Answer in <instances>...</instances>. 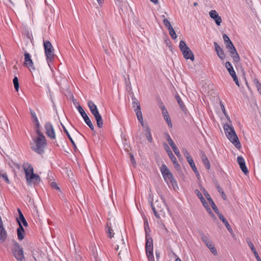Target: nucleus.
<instances>
[{
	"mask_svg": "<svg viewBox=\"0 0 261 261\" xmlns=\"http://www.w3.org/2000/svg\"><path fill=\"white\" fill-rule=\"evenodd\" d=\"M223 128L228 139L237 149L240 148L241 147V143L232 125L226 123L224 124Z\"/></svg>",
	"mask_w": 261,
	"mask_h": 261,
	"instance_id": "obj_1",
	"label": "nucleus"
},
{
	"mask_svg": "<svg viewBox=\"0 0 261 261\" xmlns=\"http://www.w3.org/2000/svg\"><path fill=\"white\" fill-rule=\"evenodd\" d=\"M36 133L38 137L34 140L35 145L32 146L31 148L36 152L41 154L44 152V149L46 145V141L44 136L40 130L37 129Z\"/></svg>",
	"mask_w": 261,
	"mask_h": 261,
	"instance_id": "obj_2",
	"label": "nucleus"
},
{
	"mask_svg": "<svg viewBox=\"0 0 261 261\" xmlns=\"http://www.w3.org/2000/svg\"><path fill=\"white\" fill-rule=\"evenodd\" d=\"M161 172L163 175L164 179L170 187L171 185L174 190L178 188L177 183L172 173L170 172L169 168L165 164L162 165L160 168Z\"/></svg>",
	"mask_w": 261,
	"mask_h": 261,
	"instance_id": "obj_3",
	"label": "nucleus"
},
{
	"mask_svg": "<svg viewBox=\"0 0 261 261\" xmlns=\"http://www.w3.org/2000/svg\"><path fill=\"white\" fill-rule=\"evenodd\" d=\"M223 39L226 45V48L231 54V56L233 59V63H237L239 62L240 58L238 53H237L236 47L233 45L229 37L226 34L223 35Z\"/></svg>",
	"mask_w": 261,
	"mask_h": 261,
	"instance_id": "obj_4",
	"label": "nucleus"
},
{
	"mask_svg": "<svg viewBox=\"0 0 261 261\" xmlns=\"http://www.w3.org/2000/svg\"><path fill=\"white\" fill-rule=\"evenodd\" d=\"M88 106L96 121L97 127L99 128H102L103 126V120L99 113L97 106L91 100L88 101Z\"/></svg>",
	"mask_w": 261,
	"mask_h": 261,
	"instance_id": "obj_5",
	"label": "nucleus"
},
{
	"mask_svg": "<svg viewBox=\"0 0 261 261\" xmlns=\"http://www.w3.org/2000/svg\"><path fill=\"white\" fill-rule=\"evenodd\" d=\"M43 46L46 61L49 64L55 59L54 49L50 42L48 40H43Z\"/></svg>",
	"mask_w": 261,
	"mask_h": 261,
	"instance_id": "obj_6",
	"label": "nucleus"
},
{
	"mask_svg": "<svg viewBox=\"0 0 261 261\" xmlns=\"http://www.w3.org/2000/svg\"><path fill=\"white\" fill-rule=\"evenodd\" d=\"M14 247L11 248L12 253L17 261H24L23 250L20 245L15 240L13 241Z\"/></svg>",
	"mask_w": 261,
	"mask_h": 261,
	"instance_id": "obj_7",
	"label": "nucleus"
},
{
	"mask_svg": "<svg viewBox=\"0 0 261 261\" xmlns=\"http://www.w3.org/2000/svg\"><path fill=\"white\" fill-rule=\"evenodd\" d=\"M179 47L181 50L184 57L187 59H190L191 61H194V55L190 48L187 45L186 42L181 40L179 42Z\"/></svg>",
	"mask_w": 261,
	"mask_h": 261,
	"instance_id": "obj_8",
	"label": "nucleus"
},
{
	"mask_svg": "<svg viewBox=\"0 0 261 261\" xmlns=\"http://www.w3.org/2000/svg\"><path fill=\"white\" fill-rule=\"evenodd\" d=\"M132 104H133V107L134 109L135 112H136V114L137 117V119L138 121L141 123V125L142 126H144V122H143V116L142 114V112L141 110V107L140 105V102L136 98H135L134 96L132 97Z\"/></svg>",
	"mask_w": 261,
	"mask_h": 261,
	"instance_id": "obj_9",
	"label": "nucleus"
},
{
	"mask_svg": "<svg viewBox=\"0 0 261 261\" xmlns=\"http://www.w3.org/2000/svg\"><path fill=\"white\" fill-rule=\"evenodd\" d=\"M145 251L148 261H154L153 254V240L152 238H146Z\"/></svg>",
	"mask_w": 261,
	"mask_h": 261,
	"instance_id": "obj_10",
	"label": "nucleus"
},
{
	"mask_svg": "<svg viewBox=\"0 0 261 261\" xmlns=\"http://www.w3.org/2000/svg\"><path fill=\"white\" fill-rule=\"evenodd\" d=\"M25 178L27 184L30 186L38 184L41 181V178L38 174L32 173L29 175L27 171H26Z\"/></svg>",
	"mask_w": 261,
	"mask_h": 261,
	"instance_id": "obj_11",
	"label": "nucleus"
},
{
	"mask_svg": "<svg viewBox=\"0 0 261 261\" xmlns=\"http://www.w3.org/2000/svg\"><path fill=\"white\" fill-rule=\"evenodd\" d=\"M24 62L23 65L29 68L30 70L32 71H35L36 70V68L34 65L32 60L31 59V57L30 54L25 51L24 54Z\"/></svg>",
	"mask_w": 261,
	"mask_h": 261,
	"instance_id": "obj_12",
	"label": "nucleus"
},
{
	"mask_svg": "<svg viewBox=\"0 0 261 261\" xmlns=\"http://www.w3.org/2000/svg\"><path fill=\"white\" fill-rule=\"evenodd\" d=\"M200 190L203 192L204 196L207 199V200L208 201L212 208L214 210V211L216 213H218L217 212H218L219 210L217 208L216 205L215 204V202H214L212 198L211 197L210 194L208 193L206 191V190L202 186H200Z\"/></svg>",
	"mask_w": 261,
	"mask_h": 261,
	"instance_id": "obj_13",
	"label": "nucleus"
},
{
	"mask_svg": "<svg viewBox=\"0 0 261 261\" xmlns=\"http://www.w3.org/2000/svg\"><path fill=\"white\" fill-rule=\"evenodd\" d=\"M45 133L48 137L51 139L56 138L55 132L51 123L47 122L44 125Z\"/></svg>",
	"mask_w": 261,
	"mask_h": 261,
	"instance_id": "obj_14",
	"label": "nucleus"
},
{
	"mask_svg": "<svg viewBox=\"0 0 261 261\" xmlns=\"http://www.w3.org/2000/svg\"><path fill=\"white\" fill-rule=\"evenodd\" d=\"M225 67L227 68L228 71L229 72V74L232 76L233 81L235 82L236 85L240 87L239 82L237 77V76L236 75V72L233 69V68L230 63V62H226L225 63Z\"/></svg>",
	"mask_w": 261,
	"mask_h": 261,
	"instance_id": "obj_15",
	"label": "nucleus"
},
{
	"mask_svg": "<svg viewBox=\"0 0 261 261\" xmlns=\"http://www.w3.org/2000/svg\"><path fill=\"white\" fill-rule=\"evenodd\" d=\"M165 136L166 137L167 140L169 144L170 145V146L172 148L175 154L177 156V157L180 156V152H179L178 149L177 148V147H176V146L175 145V143H174L173 141L171 138L169 134L166 133Z\"/></svg>",
	"mask_w": 261,
	"mask_h": 261,
	"instance_id": "obj_16",
	"label": "nucleus"
},
{
	"mask_svg": "<svg viewBox=\"0 0 261 261\" xmlns=\"http://www.w3.org/2000/svg\"><path fill=\"white\" fill-rule=\"evenodd\" d=\"M237 161L242 172L246 175L248 173L249 171L246 166L244 158L241 156H239L237 159Z\"/></svg>",
	"mask_w": 261,
	"mask_h": 261,
	"instance_id": "obj_17",
	"label": "nucleus"
},
{
	"mask_svg": "<svg viewBox=\"0 0 261 261\" xmlns=\"http://www.w3.org/2000/svg\"><path fill=\"white\" fill-rule=\"evenodd\" d=\"M19 217L18 218H16V221L17 223L18 224V225L20 226V223L22 225V226H24V227H27L28 226V223L27 221H26L22 213L21 212V210L19 208L17 209Z\"/></svg>",
	"mask_w": 261,
	"mask_h": 261,
	"instance_id": "obj_18",
	"label": "nucleus"
},
{
	"mask_svg": "<svg viewBox=\"0 0 261 261\" xmlns=\"http://www.w3.org/2000/svg\"><path fill=\"white\" fill-rule=\"evenodd\" d=\"M210 17L213 18L217 25H220L222 22L221 17L215 10H211L209 12Z\"/></svg>",
	"mask_w": 261,
	"mask_h": 261,
	"instance_id": "obj_19",
	"label": "nucleus"
},
{
	"mask_svg": "<svg viewBox=\"0 0 261 261\" xmlns=\"http://www.w3.org/2000/svg\"><path fill=\"white\" fill-rule=\"evenodd\" d=\"M218 212V213H216V214H217L220 220L224 224V225H225V226L227 228L228 231L230 233H232L233 232L231 226H230L229 223L228 222V221L224 218L223 215L219 212V211H218V212Z\"/></svg>",
	"mask_w": 261,
	"mask_h": 261,
	"instance_id": "obj_20",
	"label": "nucleus"
},
{
	"mask_svg": "<svg viewBox=\"0 0 261 261\" xmlns=\"http://www.w3.org/2000/svg\"><path fill=\"white\" fill-rule=\"evenodd\" d=\"M16 231L18 240L19 241H22L24 238L25 230L21 224L20 223V226H18Z\"/></svg>",
	"mask_w": 261,
	"mask_h": 261,
	"instance_id": "obj_21",
	"label": "nucleus"
},
{
	"mask_svg": "<svg viewBox=\"0 0 261 261\" xmlns=\"http://www.w3.org/2000/svg\"><path fill=\"white\" fill-rule=\"evenodd\" d=\"M215 50L218 56L221 59L223 60L225 58V55L223 50L219 46L217 42H214Z\"/></svg>",
	"mask_w": 261,
	"mask_h": 261,
	"instance_id": "obj_22",
	"label": "nucleus"
},
{
	"mask_svg": "<svg viewBox=\"0 0 261 261\" xmlns=\"http://www.w3.org/2000/svg\"><path fill=\"white\" fill-rule=\"evenodd\" d=\"M200 155L201 159L203 164L204 165L205 167L207 169H210V167H211L210 163L205 153L203 151H201L200 152Z\"/></svg>",
	"mask_w": 261,
	"mask_h": 261,
	"instance_id": "obj_23",
	"label": "nucleus"
},
{
	"mask_svg": "<svg viewBox=\"0 0 261 261\" xmlns=\"http://www.w3.org/2000/svg\"><path fill=\"white\" fill-rule=\"evenodd\" d=\"M22 167L25 173V176H26V171L29 173V175L34 173L33 167L30 163H24L23 164Z\"/></svg>",
	"mask_w": 261,
	"mask_h": 261,
	"instance_id": "obj_24",
	"label": "nucleus"
},
{
	"mask_svg": "<svg viewBox=\"0 0 261 261\" xmlns=\"http://www.w3.org/2000/svg\"><path fill=\"white\" fill-rule=\"evenodd\" d=\"M7 237V233L4 225L0 226V242L3 243Z\"/></svg>",
	"mask_w": 261,
	"mask_h": 261,
	"instance_id": "obj_25",
	"label": "nucleus"
},
{
	"mask_svg": "<svg viewBox=\"0 0 261 261\" xmlns=\"http://www.w3.org/2000/svg\"><path fill=\"white\" fill-rule=\"evenodd\" d=\"M144 229L145 231V239L148 238H151L150 234V230L149 228L148 222L146 219H145L144 221Z\"/></svg>",
	"mask_w": 261,
	"mask_h": 261,
	"instance_id": "obj_26",
	"label": "nucleus"
},
{
	"mask_svg": "<svg viewBox=\"0 0 261 261\" xmlns=\"http://www.w3.org/2000/svg\"><path fill=\"white\" fill-rule=\"evenodd\" d=\"M145 136L147 138V141L149 143H151L153 141L152 135L151 134V132L150 130V128L148 126H146L145 128Z\"/></svg>",
	"mask_w": 261,
	"mask_h": 261,
	"instance_id": "obj_27",
	"label": "nucleus"
},
{
	"mask_svg": "<svg viewBox=\"0 0 261 261\" xmlns=\"http://www.w3.org/2000/svg\"><path fill=\"white\" fill-rule=\"evenodd\" d=\"M61 125L62 126V128L63 129V130L64 132L65 133V134H66L68 138L69 139V140H70V141L71 142V143H72L73 147L74 148H76V145L73 141V140L72 139V138H71L70 135L69 134L68 131L67 130V129H66V128L65 127V126L61 123Z\"/></svg>",
	"mask_w": 261,
	"mask_h": 261,
	"instance_id": "obj_28",
	"label": "nucleus"
},
{
	"mask_svg": "<svg viewBox=\"0 0 261 261\" xmlns=\"http://www.w3.org/2000/svg\"><path fill=\"white\" fill-rule=\"evenodd\" d=\"M165 149H166V151H167V153H168V155H169L170 160L171 161L172 160H174V161H175V156H174V155L173 154L172 151L171 150V149H170L169 147L168 146V145L165 143Z\"/></svg>",
	"mask_w": 261,
	"mask_h": 261,
	"instance_id": "obj_29",
	"label": "nucleus"
},
{
	"mask_svg": "<svg viewBox=\"0 0 261 261\" xmlns=\"http://www.w3.org/2000/svg\"><path fill=\"white\" fill-rule=\"evenodd\" d=\"M175 98L181 110L185 111L186 110V107L178 94L175 95Z\"/></svg>",
	"mask_w": 261,
	"mask_h": 261,
	"instance_id": "obj_30",
	"label": "nucleus"
},
{
	"mask_svg": "<svg viewBox=\"0 0 261 261\" xmlns=\"http://www.w3.org/2000/svg\"><path fill=\"white\" fill-rule=\"evenodd\" d=\"M246 242H247L248 246L249 247V248H250L251 250L252 251V252L253 253H256L257 251H256V249H255V248L254 247V246L253 243L251 241V239L249 238H247L246 239Z\"/></svg>",
	"mask_w": 261,
	"mask_h": 261,
	"instance_id": "obj_31",
	"label": "nucleus"
},
{
	"mask_svg": "<svg viewBox=\"0 0 261 261\" xmlns=\"http://www.w3.org/2000/svg\"><path fill=\"white\" fill-rule=\"evenodd\" d=\"M85 122L90 127L92 131H94V126L88 116L84 119Z\"/></svg>",
	"mask_w": 261,
	"mask_h": 261,
	"instance_id": "obj_32",
	"label": "nucleus"
},
{
	"mask_svg": "<svg viewBox=\"0 0 261 261\" xmlns=\"http://www.w3.org/2000/svg\"><path fill=\"white\" fill-rule=\"evenodd\" d=\"M106 232L108 233V236L110 238H112L114 235V233L113 230L111 228V227L109 226L108 224H107V226L106 228Z\"/></svg>",
	"mask_w": 261,
	"mask_h": 261,
	"instance_id": "obj_33",
	"label": "nucleus"
},
{
	"mask_svg": "<svg viewBox=\"0 0 261 261\" xmlns=\"http://www.w3.org/2000/svg\"><path fill=\"white\" fill-rule=\"evenodd\" d=\"M253 83L254 85L255 86L257 91L261 95V83L258 81V80L256 78L253 79Z\"/></svg>",
	"mask_w": 261,
	"mask_h": 261,
	"instance_id": "obj_34",
	"label": "nucleus"
},
{
	"mask_svg": "<svg viewBox=\"0 0 261 261\" xmlns=\"http://www.w3.org/2000/svg\"><path fill=\"white\" fill-rule=\"evenodd\" d=\"M216 188L219 192V193L221 194V197L224 200L226 199V196L225 194L223 189L222 188L220 187V186L218 184H216Z\"/></svg>",
	"mask_w": 261,
	"mask_h": 261,
	"instance_id": "obj_35",
	"label": "nucleus"
},
{
	"mask_svg": "<svg viewBox=\"0 0 261 261\" xmlns=\"http://www.w3.org/2000/svg\"><path fill=\"white\" fill-rule=\"evenodd\" d=\"M77 109L78 110L79 113H80L81 116L83 117V119L88 116L87 114L85 112L83 108L79 105L77 107Z\"/></svg>",
	"mask_w": 261,
	"mask_h": 261,
	"instance_id": "obj_36",
	"label": "nucleus"
},
{
	"mask_svg": "<svg viewBox=\"0 0 261 261\" xmlns=\"http://www.w3.org/2000/svg\"><path fill=\"white\" fill-rule=\"evenodd\" d=\"M188 162L189 163V165H190L191 168L192 169L193 171H196L197 168L196 167L194 161L192 159V158H188V160H187Z\"/></svg>",
	"mask_w": 261,
	"mask_h": 261,
	"instance_id": "obj_37",
	"label": "nucleus"
},
{
	"mask_svg": "<svg viewBox=\"0 0 261 261\" xmlns=\"http://www.w3.org/2000/svg\"><path fill=\"white\" fill-rule=\"evenodd\" d=\"M14 87L15 90L18 91L19 89V82L18 79L16 76H15L13 80Z\"/></svg>",
	"mask_w": 261,
	"mask_h": 261,
	"instance_id": "obj_38",
	"label": "nucleus"
},
{
	"mask_svg": "<svg viewBox=\"0 0 261 261\" xmlns=\"http://www.w3.org/2000/svg\"><path fill=\"white\" fill-rule=\"evenodd\" d=\"M200 236L201 237V239L202 241L204 242H206V240H208L209 238L205 235V234L201 231H199Z\"/></svg>",
	"mask_w": 261,
	"mask_h": 261,
	"instance_id": "obj_39",
	"label": "nucleus"
},
{
	"mask_svg": "<svg viewBox=\"0 0 261 261\" xmlns=\"http://www.w3.org/2000/svg\"><path fill=\"white\" fill-rule=\"evenodd\" d=\"M164 118V119L167 122L168 126L170 127H171L172 126V122H171V119H170V118L169 116V115H167V116L166 115V116H165V117Z\"/></svg>",
	"mask_w": 261,
	"mask_h": 261,
	"instance_id": "obj_40",
	"label": "nucleus"
},
{
	"mask_svg": "<svg viewBox=\"0 0 261 261\" xmlns=\"http://www.w3.org/2000/svg\"><path fill=\"white\" fill-rule=\"evenodd\" d=\"M172 162H173V164L174 165V166L175 167V168L177 170H179V169H180V165L179 164H178L177 160H176V158L175 159V161H174V160H172L171 161Z\"/></svg>",
	"mask_w": 261,
	"mask_h": 261,
	"instance_id": "obj_41",
	"label": "nucleus"
},
{
	"mask_svg": "<svg viewBox=\"0 0 261 261\" xmlns=\"http://www.w3.org/2000/svg\"><path fill=\"white\" fill-rule=\"evenodd\" d=\"M163 23L167 28L171 25L170 21L166 18L163 19Z\"/></svg>",
	"mask_w": 261,
	"mask_h": 261,
	"instance_id": "obj_42",
	"label": "nucleus"
},
{
	"mask_svg": "<svg viewBox=\"0 0 261 261\" xmlns=\"http://www.w3.org/2000/svg\"><path fill=\"white\" fill-rule=\"evenodd\" d=\"M30 112H31L32 117L33 118L34 121L35 122V121H37V120H38V119L36 116L35 112L33 110H31Z\"/></svg>",
	"mask_w": 261,
	"mask_h": 261,
	"instance_id": "obj_43",
	"label": "nucleus"
},
{
	"mask_svg": "<svg viewBox=\"0 0 261 261\" xmlns=\"http://www.w3.org/2000/svg\"><path fill=\"white\" fill-rule=\"evenodd\" d=\"M3 178H4V179L5 180V181L8 184H10V181L8 179V176L6 174H1V176Z\"/></svg>",
	"mask_w": 261,
	"mask_h": 261,
	"instance_id": "obj_44",
	"label": "nucleus"
},
{
	"mask_svg": "<svg viewBox=\"0 0 261 261\" xmlns=\"http://www.w3.org/2000/svg\"><path fill=\"white\" fill-rule=\"evenodd\" d=\"M206 211L208 213V214H210V215L214 219H216V217L215 216V215H214V214L213 213L212 210L211 209V208H208L207 210H206Z\"/></svg>",
	"mask_w": 261,
	"mask_h": 261,
	"instance_id": "obj_45",
	"label": "nucleus"
},
{
	"mask_svg": "<svg viewBox=\"0 0 261 261\" xmlns=\"http://www.w3.org/2000/svg\"><path fill=\"white\" fill-rule=\"evenodd\" d=\"M184 154L185 156V157L186 158L187 160H188V158H191L192 157L191 156L189 152L185 149H184Z\"/></svg>",
	"mask_w": 261,
	"mask_h": 261,
	"instance_id": "obj_46",
	"label": "nucleus"
},
{
	"mask_svg": "<svg viewBox=\"0 0 261 261\" xmlns=\"http://www.w3.org/2000/svg\"><path fill=\"white\" fill-rule=\"evenodd\" d=\"M169 34L171 36V37L173 39H175L176 38H177V35L175 33V31L172 32L171 33H169Z\"/></svg>",
	"mask_w": 261,
	"mask_h": 261,
	"instance_id": "obj_47",
	"label": "nucleus"
},
{
	"mask_svg": "<svg viewBox=\"0 0 261 261\" xmlns=\"http://www.w3.org/2000/svg\"><path fill=\"white\" fill-rule=\"evenodd\" d=\"M210 251H211V252L214 254V255H216L217 254V250L216 249V248L214 247V246H213L212 247H211L210 249Z\"/></svg>",
	"mask_w": 261,
	"mask_h": 261,
	"instance_id": "obj_48",
	"label": "nucleus"
},
{
	"mask_svg": "<svg viewBox=\"0 0 261 261\" xmlns=\"http://www.w3.org/2000/svg\"><path fill=\"white\" fill-rule=\"evenodd\" d=\"M195 192L199 198H202V197L203 196L202 194L201 193V192L199 191V190L196 189L195 191Z\"/></svg>",
	"mask_w": 261,
	"mask_h": 261,
	"instance_id": "obj_49",
	"label": "nucleus"
},
{
	"mask_svg": "<svg viewBox=\"0 0 261 261\" xmlns=\"http://www.w3.org/2000/svg\"><path fill=\"white\" fill-rule=\"evenodd\" d=\"M253 254H254V256H255V258L256 259V260H257V261H261V258H260V257H259V255H258V254L257 252H256V253H253Z\"/></svg>",
	"mask_w": 261,
	"mask_h": 261,
	"instance_id": "obj_50",
	"label": "nucleus"
},
{
	"mask_svg": "<svg viewBox=\"0 0 261 261\" xmlns=\"http://www.w3.org/2000/svg\"><path fill=\"white\" fill-rule=\"evenodd\" d=\"M123 0H114V2L116 5L120 6L122 3Z\"/></svg>",
	"mask_w": 261,
	"mask_h": 261,
	"instance_id": "obj_51",
	"label": "nucleus"
},
{
	"mask_svg": "<svg viewBox=\"0 0 261 261\" xmlns=\"http://www.w3.org/2000/svg\"><path fill=\"white\" fill-rule=\"evenodd\" d=\"M162 114H163L164 117L166 115H167V116L169 115L167 111L166 110V109H162Z\"/></svg>",
	"mask_w": 261,
	"mask_h": 261,
	"instance_id": "obj_52",
	"label": "nucleus"
},
{
	"mask_svg": "<svg viewBox=\"0 0 261 261\" xmlns=\"http://www.w3.org/2000/svg\"><path fill=\"white\" fill-rule=\"evenodd\" d=\"M51 186L52 188L56 189H59V188L55 182H52L51 184Z\"/></svg>",
	"mask_w": 261,
	"mask_h": 261,
	"instance_id": "obj_53",
	"label": "nucleus"
},
{
	"mask_svg": "<svg viewBox=\"0 0 261 261\" xmlns=\"http://www.w3.org/2000/svg\"><path fill=\"white\" fill-rule=\"evenodd\" d=\"M203 206L205 207V208L206 210H207L208 208H210L208 203H207V202H204L203 203H202Z\"/></svg>",
	"mask_w": 261,
	"mask_h": 261,
	"instance_id": "obj_54",
	"label": "nucleus"
},
{
	"mask_svg": "<svg viewBox=\"0 0 261 261\" xmlns=\"http://www.w3.org/2000/svg\"><path fill=\"white\" fill-rule=\"evenodd\" d=\"M130 161L133 165L136 163L135 161V158L132 154H130Z\"/></svg>",
	"mask_w": 261,
	"mask_h": 261,
	"instance_id": "obj_55",
	"label": "nucleus"
},
{
	"mask_svg": "<svg viewBox=\"0 0 261 261\" xmlns=\"http://www.w3.org/2000/svg\"><path fill=\"white\" fill-rule=\"evenodd\" d=\"M35 122L36 123V130L37 129H38L39 130V128H40V123H39V122L38 120H37V121H35Z\"/></svg>",
	"mask_w": 261,
	"mask_h": 261,
	"instance_id": "obj_56",
	"label": "nucleus"
},
{
	"mask_svg": "<svg viewBox=\"0 0 261 261\" xmlns=\"http://www.w3.org/2000/svg\"><path fill=\"white\" fill-rule=\"evenodd\" d=\"M155 255H156V259L158 260L159 257H160V253L159 252V251H155Z\"/></svg>",
	"mask_w": 261,
	"mask_h": 261,
	"instance_id": "obj_57",
	"label": "nucleus"
},
{
	"mask_svg": "<svg viewBox=\"0 0 261 261\" xmlns=\"http://www.w3.org/2000/svg\"><path fill=\"white\" fill-rule=\"evenodd\" d=\"M151 208H152V210L153 213H154V212L157 211L154 205L153 204L152 202L151 203Z\"/></svg>",
	"mask_w": 261,
	"mask_h": 261,
	"instance_id": "obj_58",
	"label": "nucleus"
},
{
	"mask_svg": "<svg viewBox=\"0 0 261 261\" xmlns=\"http://www.w3.org/2000/svg\"><path fill=\"white\" fill-rule=\"evenodd\" d=\"M168 31H169V33H171V31L173 32L174 31V30L173 29V27H172V25L169 27L168 28H167Z\"/></svg>",
	"mask_w": 261,
	"mask_h": 261,
	"instance_id": "obj_59",
	"label": "nucleus"
},
{
	"mask_svg": "<svg viewBox=\"0 0 261 261\" xmlns=\"http://www.w3.org/2000/svg\"><path fill=\"white\" fill-rule=\"evenodd\" d=\"M168 31H169V33H171V31L173 32L174 31V30L173 29V27H172V25L169 27L168 28H167Z\"/></svg>",
	"mask_w": 261,
	"mask_h": 261,
	"instance_id": "obj_60",
	"label": "nucleus"
},
{
	"mask_svg": "<svg viewBox=\"0 0 261 261\" xmlns=\"http://www.w3.org/2000/svg\"><path fill=\"white\" fill-rule=\"evenodd\" d=\"M221 108H222V111H223V113H224L225 115H226V111H225V108H224V105H223V104H221Z\"/></svg>",
	"mask_w": 261,
	"mask_h": 261,
	"instance_id": "obj_61",
	"label": "nucleus"
},
{
	"mask_svg": "<svg viewBox=\"0 0 261 261\" xmlns=\"http://www.w3.org/2000/svg\"><path fill=\"white\" fill-rule=\"evenodd\" d=\"M160 107L162 111V109H166L165 107L164 106V105H163V103L162 102H160Z\"/></svg>",
	"mask_w": 261,
	"mask_h": 261,
	"instance_id": "obj_62",
	"label": "nucleus"
},
{
	"mask_svg": "<svg viewBox=\"0 0 261 261\" xmlns=\"http://www.w3.org/2000/svg\"><path fill=\"white\" fill-rule=\"evenodd\" d=\"M206 246L209 248V249L212 247L214 245H213L212 244V242H211V243H210L208 244H207V245H206Z\"/></svg>",
	"mask_w": 261,
	"mask_h": 261,
	"instance_id": "obj_63",
	"label": "nucleus"
},
{
	"mask_svg": "<svg viewBox=\"0 0 261 261\" xmlns=\"http://www.w3.org/2000/svg\"><path fill=\"white\" fill-rule=\"evenodd\" d=\"M195 172V173L196 174V176L198 178H199V177H200V174L197 170V169H196V171H194Z\"/></svg>",
	"mask_w": 261,
	"mask_h": 261,
	"instance_id": "obj_64",
	"label": "nucleus"
}]
</instances>
